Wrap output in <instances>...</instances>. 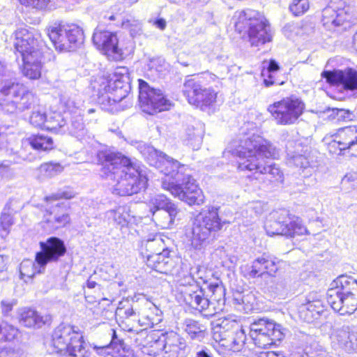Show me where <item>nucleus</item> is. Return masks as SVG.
<instances>
[{
    "label": "nucleus",
    "instance_id": "obj_13",
    "mask_svg": "<svg viewBox=\"0 0 357 357\" xmlns=\"http://www.w3.org/2000/svg\"><path fill=\"white\" fill-rule=\"evenodd\" d=\"M303 102L298 98H286L270 105L268 111L279 125L294 124L302 114Z\"/></svg>",
    "mask_w": 357,
    "mask_h": 357
},
{
    "label": "nucleus",
    "instance_id": "obj_51",
    "mask_svg": "<svg viewBox=\"0 0 357 357\" xmlns=\"http://www.w3.org/2000/svg\"><path fill=\"white\" fill-rule=\"evenodd\" d=\"M122 27L128 30L132 37L140 34L142 32V23L138 20L128 18L122 22Z\"/></svg>",
    "mask_w": 357,
    "mask_h": 357
},
{
    "label": "nucleus",
    "instance_id": "obj_45",
    "mask_svg": "<svg viewBox=\"0 0 357 357\" xmlns=\"http://www.w3.org/2000/svg\"><path fill=\"white\" fill-rule=\"evenodd\" d=\"M203 130L202 125H199L197 128L189 126L186 129V139L188 144L193 149H198L202 142Z\"/></svg>",
    "mask_w": 357,
    "mask_h": 357
},
{
    "label": "nucleus",
    "instance_id": "obj_56",
    "mask_svg": "<svg viewBox=\"0 0 357 357\" xmlns=\"http://www.w3.org/2000/svg\"><path fill=\"white\" fill-rule=\"evenodd\" d=\"M114 96L107 91H104L103 86H100L99 89V95L98 98V102L102 106V108L106 109L107 105H112L116 102H113Z\"/></svg>",
    "mask_w": 357,
    "mask_h": 357
},
{
    "label": "nucleus",
    "instance_id": "obj_2",
    "mask_svg": "<svg viewBox=\"0 0 357 357\" xmlns=\"http://www.w3.org/2000/svg\"><path fill=\"white\" fill-rule=\"evenodd\" d=\"M232 155L239 158L238 168L241 171H255V178L264 185L282 181L283 174L275 164L268 165L264 158L278 155L275 148L258 135L244 136L239 142L231 144Z\"/></svg>",
    "mask_w": 357,
    "mask_h": 357
},
{
    "label": "nucleus",
    "instance_id": "obj_40",
    "mask_svg": "<svg viewBox=\"0 0 357 357\" xmlns=\"http://www.w3.org/2000/svg\"><path fill=\"white\" fill-rule=\"evenodd\" d=\"M242 326L236 320L230 318H221L218 320L215 328L218 329L216 333H219L220 341L227 338V335L237 331Z\"/></svg>",
    "mask_w": 357,
    "mask_h": 357
},
{
    "label": "nucleus",
    "instance_id": "obj_9",
    "mask_svg": "<svg viewBox=\"0 0 357 357\" xmlns=\"http://www.w3.org/2000/svg\"><path fill=\"white\" fill-rule=\"evenodd\" d=\"M239 32L247 29L252 46L264 45L272 40L271 26L265 17L254 10L242 12L235 24Z\"/></svg>",
    "mask_w": 357,
    "mask_h": 357
},
{
    "label": "nucleus",
    "instance_id": "obj_7",
    "mask_svg": "<svg viewBox=\"0 0 357 357\" xmlns=\"http://www.w3.org/2000/svg\"><path fill=\"white\" fill-rule=\"evenodd\" d=\"M34 98L23 84L13 79L0 82V109L5 113L16 114L29 109Z\"/></svg>",
    "mask_w": 357,
    "mask_h": 357
},
{
    "label": "nucleus",
    "instance_id": "obj_44",
    "mask_svg": "<svg viewBox=\"0 0 357 357\" xmlns=\"http://www.w3.org/2000/svg\"><path fill=\"white\" fill-rule=\"evenodd\" d=\"M45 267H41L37 263L36 264L31 259H24L20 266V272L21 278L26 282V278L31 279L36 273H43Z\"/></svg>",
    "mask_w": 357,
    "mask_h": 357
},
{
    "label": "nucleus",
    "instance_id": "obj_58",
    "mask_svg": "<svg viewBox=\"0 0 357 357\" xmlns=\"http://www.w3.org/2000/svg\"><path fill=\"white\" fill-rule=\"evenodd\" d=\"M22 5L36 9H43L47 7L51 0H18Z\"/></svg>",
    "mask_w": 357,
    "mask_h": 357
},
{
    "label": "nucleus",
    "instance_id": "obj_42",
    "mask_svg": "<svg viewBox=\"0 0 357 357\" xmlns=\"http://www.w3.org/2000/svg\"><path fill=\"white\" fill-rule=\"evenodd\" d=\"M184 331L192 340L202 341L206 335V327L198 321L189 319L185 321Z\"/></svg>",
    "mask_w": 357,
    "mask_h": 357
},
{
    "label": "nucleus",
    "instance_id": "obj_54",
    "mask_svg": "<svg viewBox=\"0 0 357 357\" xmlns=\"http://www.w3.org/2000/svg\"><path fill=\"white\" fill-rule=\"evenodd\" d=\"M46 119L47 114L44 111L35 110L33 111L30 116V123L35 127L42 128L43 126L45 128Z\"/></svg>",
    "mask_w": 357,
    "mask_h": 357
},
{
    "label": "nucleus",
    "instance_id": "obj_24",
    "mask_svg": "<svg viewBox=\"0 0 357 357\" xmlns=\"http://www.w3.org/2000/svg\"><path fill=\"white\" fill-rule=\"evenodd\" d=\"M278 263L279 261L275 257L264 254L252 261L248 275L250 278L273 275L278 270Z\"/></svg>",
    "mask_w": 357,
    "mask_h": 357
},
{
    "label": "nucleus",
    "instance_id": "obj_10",
    "mask_svg": "<svg viewBox=\"0 0 357 357\" xmlns=\"http://www.w3.org/2000/svg\"><path fill=\"white\" fill-rule=\"evenodd\" d=\"M176 281L180 287H184L181 292L187 305L199 311L204 317L213 316L215 309L213 303L204 296L203 289L199 287L191 272L182 271L178 274Z\"/></svg>",
    "mask_w": 357,
    "mask_h": 357
},
{
    "label": "nucleus",
    "instance_id": "obj_49",
    "mask_svg": "<svg viewBox=\"0 0 357 357\" xmlns=\"http://www.w3.org/2000/svg\"><path fill=\"white\" fill-rule=\"evenodd\" d=\"M40 172L42 175L47 178H52L61 173L63 167L59 162H46L40 166Z\"/></svg>",
    "mask_w": 357,
    "mask_h": 357
},
{
    "label": "nucleus",
    "instance_id": "obj_6",
    "mask_svg": "<svg viewBox=\"0 0 357 357\" xmlns=\"http://www.w3.org/2000/svg\"><path fill=\"white\" fill-rule=\"evenodd\" d=\"M225 222L218 214V208L213 206L203 208L194 218L192 226L191 244L201 249L213 241Z\"/></svg>",
    "mask_w": 357,
    "mask_h": 357
},
{
    "label": "nucleus",
    "instance_id": "obj_12",
    "mask_svg": "<svg viewBox=\"0 0 357 357\" xmlns=\"http://www.w3.org/2000/svg\"><path fill=\"white\" fill-rule=\"evenodd\" d=\"M286 329L268 319L255 320L250 326V336L255 344L266 348L275 344L285 336Z\"/></svg>",
    "mask_w": 357,
    "mask_h": 357
},
{
    "label": "nucleus",
    "instance_id": "obj_52",
    "mask_svg": "<svg viewBox=\"0 0 357 357\" xmlns=\"http://www.w3.org/2000/svg\"><path fill=\"white\" fill-rule=\"evenodd\" d=\"M310 8L308 0H293L289 5V10L295 16L303 15Z\"/></svg>",
    "mask_w": 357,
    "mask_h": 357
},
{
    "label": "nucleus",
    "instance_id": "obj_37",
    "mask_svg": "<svg viewBox=\"0 0 357 357\" xmlns=\"http://www.w3.org/2000/svg\"><path fill=\"white\" fill-rule=\"evenodd\" d=\"M68 117V110L65 111L63 114L59 112H50L47 115L45 129L54 132L64 131L63 128Z\"/></svg>",
    "mask_w": 357,
    "mask_h": 357
},
{
    "label": "nucleus",
    "instance_id": "obj_62",
    "mask_svg": "<svg viewBox=\"0 0 357 357\" xmlns=\"http://www.w3.org/2000/svg\"><path fill=\"white\" fill-rule=\"evenodd\" d=\"M195 357H214L211 349L206 347H197Z\"/></svg>",
    "mask_w": 357,
    "mask_h": 357
},
{
    "label": "nucleus",
    "instance_id": "obj_41",
    "mask_svg": "<svg viewBox=\"0 0 357 357\" xmlns=\"http://www.w3.org/2000/svg\"><path fill=\"white\" fill-rule=\"evenodd\" d=\"M208 291L211 294V299L208 298V295L205 296L208 300V301L213 303V306L215 307V313L218 310H221V306L225 304V289L224 287L218 283L210 284L208 285Z\"/></svg>",
    "mask_w": 357,
    "mask_h": 357
},
{
    "label": "nucleus",
    "instance_id": "obj_14",
    "mask_svg": "<svg viewBox=\"0 0 357 357\" xmlns=\"http://www.w3.org/2000/svg\"><path fill=\"white\" fill-rule=\"evenodd\" d=\"M139 102L142 110L149 114L168 110L171 102L165 98L160 90L150 87L147 82L139 80Z\"/></svg>",
    "mask_w": 357,
    "mask_h": 357
},
{
    "label": "nucleus",
    "instance_id": "obj_33",
    "mask_svg": "<svg viewBox=\"0 0 357 357\" xmlns=\"http://www.w3.org/2000/svg\"><path fill=\"white\" fill-rule=\"evenodd\" d=\"M140 312H136L135 310L130 305H123L122 303L119 304V306L117 307L116 310V316L121 321L120 326L123 328L124 331L128 332H137L134 330H129L127 324L128 321H130V326H135L137 324H138L139 317Z\"/></svg>",
    "mask_w": 357,
    "mask_h": 357
},
{
    "label": "nucleus",
    "instance_id": "obj_4",
    "mask_svg": "<svg viewBox=\"0 0 357 357\" xmlns=\"http://www.w3.org/2000/svg\"><path fill=\"white\" fill-rule=\"evenodd\" d=\"M15 48L23 61L22 73L29 79H38L41 76L43 52L39 35L26 28H20L15 33Z\"/></svg>",
    "mask_w": 357,
    "mask_h": 357
},
{
    "label": "nucleus",
    "instance_id": "obj_57",
    "mask_svg": "<svg viewBox=\"0 0 357 357\" xmlns=\"http://www.w3.org/2000/svg\"><path fill=\"white\" fill-rule=\"evenodd\" d=\"M342 184L348 189L356 188L357 187V172L347 173L342 178Z\"/></svg>",
    "mask_w": 357,
    "mask_h": 357
},
{
    "label": "nucleus",
    "instance_id": "obj_50",
    "mask_svg": "<svg viewBox=\"0 0 357 357\" xmlns=\"http://www.w3.org/2000/svg\"><path fill=\"white\" fill-rule=\"evenodd\" d=\"M280 67L278 63L274 61L271 60L268 62L266 73L268 74V78H265L264 79V83L266 86H270L273 84H282L283 82H279L275 79H274L273 74L279 70Z\"/></svg>",
    "mask_w": 357,
    "mask_h": 357
},
{
    "label": "nucleus",
    "instance_id": "obj_48",
    "mask_svg": "<svg viewBox=\"0 0 357 357\" xmlns=\"http://www.w3.org/2000/svg\"><path fill=\"white\" fill-rule=\"evenodd\" d=\"M18 333V329L8 322L0 319V341H11Z\"/></svg>",
    "mask_w": 357,
    "mask_h": 357
},
{
    "label": "nucleus",
    "instance_id": "obj_43",
    "mask_svg": "<svg viewBox=\"0 0 357 357\" xmlns=\"http://www.w3.org/2000/svg\"><path fill=\"white\" fill-rule=\"evenodd\" d=\"M216 98L217 93L212 88L204 85L197 98L195 107L204 110L205 108L212 106L215 102Z\"/></svg>",
    "mask_w": 357,
    "mask_h": 357
},
{
    "label": "nucleus",
    "instance_id": "obj_60",
    "mask_svg": "<svg viewBox=\"0 0 357 357\" xmlns=\"http://www.w3.org/2000/svg\"><path fill=\"white\" fill-rule=\"evenodd\" d=\"M112 340L109 345L113 349H116L119 351L120 349L123 348V341L118 337L115 330L112 329Z\"/></svg>",
    "mask_w": 357,
    "mask_h": 357
},
{
    "label": "nucleus",
    "instance_id": "obj_27",
    "mask_svg": "<svg viewBox=\"0 0 357 357\" xmlns=\"http://www.w3.org/2000/svg\"><path fill=\"white\" fill-rule=\"evenodd\" d=\"M29 145L34 149L48 151L54 148V142L52 137L44 135L38 134L30 137L27 141L22 143V147L20 150L14 151L13 149H10L13 154L17 155L16 162H19L20 160H31L26 151V147H29Z\"/></svg>",
    "mask_w": 357,
    "mask_h": 357
},
{
    "label": "nucleus",
    "instance_id": "obj_19",
    "mask_svg": "<svg viewBox=\"0 0 357 357\" xmlns=\"http://www.w3.org/2000/svg\"><path fill=\"white\" fill-rule=\"evenodd\" d=\"M286 149L289 166L305 169L314 165L315 160L308 146L292 141L287 142Z\"/></svg>",
    "mask_w": 357,
    "mask_h": 357
},
{
    "label": "nucleus",
    "instance_id": "obj_8",
    "mask_svg": "<svg viewBox=\"0 0 357 357\" xmlns=\"http://www.w3.org/2000/svg\"><path fill=\"white\" fill-rule=\"evenodd\" d=\"M53 351L72 357H86L83 336L75 326L61 324L52 335Z\"/></svg>",
    "mask_w": 357,
    "mask_h": 357
},
{
    "label": "nucleus",
    "instance_id": "obj_25",
    "mask_svg": "<svg viewBox=\"0 0 357 357\" xmlns=\"http://www.w3.org/2000/svg\"><path fill=\"white\" fill-rule=\"evenodd\" d=\"M139 315L138 324L135 326H130V321L127 320V327H130L128 329L135 331L137 334H146L148 328L158 325L162 320V311L154 305L144 309L140 312Z\"/></svg>",
    "mask_w": 357,
    "mask_h": 357
},
{
    "label": "nucleus",
    "instance_id": "obj_29",
    "mask_svg": "<svg viewBox=\"0 0 357 357\" xmlns=\"http://www.w3.org/2000/svg\"><path fill=\"white\" fill-rule=\"evenodd\" d=\"M336 134L342 155L348 154L356 157L357 126H351L340 128Z\"/></svg>",
    "mask_w": 357,
    "mask_h": 357
},
{
    "label": "nucleus",
    "instance_id": "obj_61",
    "mask_svg": "<svg viewBox=\"0 0 357 357\" xmlns=\"http://www.w3.org/2000/svg\"><path fill=\"white\" fill-rule=\"evenodd\" d=\"M334 139L328 143V149L330 153L333 154H342L340 152V145L337 137V134L333 136Z\"/></svg>",
    "mask_w": 357,
    "mask_h": 357
},
{
    "label": "nucleus",
    "instance_id": "obj_5",
    "mask_svg": "<svg viewBox=\"0 0 357 357\" xmlns=\"http://www.w3.org/2000/svg\"><path fill=\"white\" fill-rule=\"evenodd\" d=\"M326 299L340 314H353L357 310V280L349 275L339 276L328 289Z\"/></svg>",
    "mask_w": 357,
    "mask_h": 357
},
{
    "label": "nucleus",
    "instance_id": "obj_63",
    "mask_svg": "<svg viewBox=\"0 0 357 357\" xmlns=\"http://www.w3.org/2000/svg\"><path fill=\"white\" fill-rule=\"evenodd\" d=\"M333 112L337 116V119H350L351 114L348 110H345L343 109H333Z\"/></svg>",
    "mask_w": 357,
    "mask_h": 357
},
{
    "label": "nucleus",
    "instance_id": "obj_38",
    "mask_svg": "<svg viewBox=\"0 0 357 357\" xmlns=\"http://www.w3.org/2000/svg\"><path fill=\"white\" fill-rule=\"evenodd\" d=\"M246 341V335L242 326L237 331L227 335V338L222 340V344L234 351H241Z\"/></svg>",
    "mask_w": 357,
    "mask_h": 357
},
{
    "label": "nucleus",
    "instance_id": "obj_39",
    "mask_svg": "<svg viewBox=\"0 0 357 357\" xmlns=\"http://www.w3.org/2000/svg\"><path fill=\"white\" fill-rule=\"evenodd\" d=\"M105 218L121 227H123L130 222V215L126 206H119L114 209L107 211Z\"/></svg>",
    "mask_w": 357,
    "mask_h": 357
},
{
    "label": "nucleus",
    "instance_id": "obj_55",
    "mask_svg": "<svg viewBox=\"0 0 357 357\" xmlns=\"http://www.w3.org/2000/svg\"><path fill=\"white\" fill-rule=\"evenodd\" d=\"M117 274V268L112 264H105L100 269V275L104 280L110 281L114 279Z\"/></svg>",
    "mask_w": 357,
    "mask_h": 357
},
{
    "label": "nucleus",
    "instance_id": "obj_36",
    "mask_svg": "<svg viewBox=\"0 0 357 357\" xmlns=\"http://www.w3.org/2000/svg\"><path fill=\"white\" fill-rule=\"evenodd\" d=\"M63 32L67 33L68 44H71L73 50L84 42V31L82 29L75 24H61Z\"/></svg>",
    "mask_w": 357,
    "mask_h": 357
},
{
    "label": "nucleus",
    "instance_id": "obj_16",
    "mask_svg": "<svg viewBox=\"0 0 357 357\" xmlns=\"http://www.w3.org/2000/svg\"><path fill=\"white\" fill-rule=\"evenodd\" d=\"M162 243L160 236L155 235L152 239H147L145 242V247L147 250L146 253V264L149 267L160 273H166L172 267V261L169 255V251L167 249H155Z\"/></svg>",
    "mask_w": 357,
    "mask_h": 357
},
{
    "label": "nucleus",
    "instance_id": "obj_30",
    "mask_svg": "<svg viewBox=\"0 0 357 357\" xmlns=\"http://www.w3.org/2000/svg\"><path fill=\"white\" fill-rule=\"evenodd\" d=\"M43 219L51 229L64 227L70 221V216L63 204H57L50 210H47Z\"/></svg>",
    "mask_w": 357,
    "mask_h": 357
},
{
    "label": "nucleus",
    "instance_id": "obj_11",
    "mask_svg": "<svg viewBox=\"0 0 357 357\" xmlns=\"http://www.w3.org/2000/svg\"><path fill=\"white\" fill-rule=\"evenodd\" d=\"M264 228L269 236L283 235L293 238L308 233L300 218L292 215L285 209L271 213L265 222Z\"/></svg>",
    "mask_w": 357,
    "mask_h": 357
},
{
    "label": "nucleus",
    "instance_id": "obj_35",
    "mask_svg": "<svg viewBox=\"0 0 357 357\" xmlns=\"http://www.w3.org/2000/svg\"><path fill=\"white\" fill-rule=\"evenodd\" d=\"M204 85L200 77H188L185 79L182 92L190 105L195 106L197 98Z\"/></svg>",
    "mask_w": 357,
    "mask_h": 357
},
{
    "label": "nucleus",
    "instance_id": "obj_64",
    "mask_svg": "<svg viewBox=\"0 0 357 357\" xmlns=\"http://www.w3.org/2000/svg\"><path fill=\"white\" fill-rule=\"evenodd\" d=\"M13 303L9 301H2L1 302L2 312L5 314L10 312L13 307Z\"/></svg>",
    "mask_w": 357,
    "mask_h": 357
},
{
    "label": "nucleus",
    "instance_id": "obj_21",
    "mask_svg": "<svg viewBox=\"0 0 357 357\" xmlns=\"http://www.w3.org/2000/svg\"><path fill=\"white\" fill-rule=\"evenodd\" d=\"M321 77L331 85H340L347 91L357 93V69L346 68L344 70H324Z\"/></svg>",
    "mask_w": 357,
    "mask_h": 357
},
{
    "label": "nucleus",
    "instance_id": "obj_47",
    "mask_svg": "<svg viewBox=\"0 0 357 357\" xmlns=\"http://www.w3.org/2000/svg\"><path fill=\"white\" fill-rule=\"evenodd\" d=\"M150 211L164 210L169 207V205H175L164 195H156L151 197L149 202Z\"/></svg>",
    "mask_w": 357,
    "mask_h": 357
},
{
    "label": "nucleus",
    "instance_id": "obj_17",
    "mask_svg": "<svg viewBox=\"0 0 357 357\" xmlns=\"http://www.w3.org/2000/svg\"><path fill=\"white\" fill-rule=\"evenodd\" d=\"M155 334L148 336L154 341L156 346L161 347L165 352V357H184L187 354V344L185 339L174 331H169L155 338Z\"/></svg>",
    "mask_w": 357,
    "mask_h": 357
},
{
    "label": "nucleus",
    "instance_id": "obj_23",
    "mask_svg": "<svg viewBox=\"0 0 357 357\" xmlns=\"http://www.w3.org/2000/svg\"><path fill=\"white\" fill-rule=\"evenodd\" d=\"M92 40L96 47L104 54L115 59L121 58L123 51L119 47V39L116 33L96 29Z\"/></svg>",
    "mask_w": 357,
    "mask_h": 357
},
{
    "label": "nucleus",
    "instance_id": "obj_26",
    "mask_svg": "<svg viewBox=\"0 0 357 357\" xmlns=\"http://www.w3.org/2000/svg\"><path fill=\"white\" fill-rule=\"evenodd\" d=\"M334 342L347 354L357 353V330L348 325L337 328L334 333Z\"/></svg>",
    "mask_w": 357,
    "mask_h": 357
},
{
    "label": "nucleus",
    "instance_id": "obj_18",
    "mask_svg": "<svg viewBox=\"0 0 357 357\" xmlns=\"http://www.w3.org/2000/svg\"><path fill=\"white\" fill-rule=\"evenodd\" d=\"M41 250L36 255V262L41 267L48 263L56 262L66 252L64 242L57 237H50L40 243Z\"/></svg>",
    "mask_w": 357,
    "mask_h": 357
},
{
    "label": "nucleus",
    "instance_id": "obj_1",
    "mask_svg": "<svg viewBox=\"0 0 357 357\" xmlns=\"http://www.w3.org/2000/svg\"><path fill=\"white\" fill-rule=\"evenodd\" d=\"M134 144L150 165L160 169L165 175L162 181L164 190L190 206L204 203L203 192L187 165H181L178 160L142 142H135Z\"/></svg>",
    "mask_w": 357,
    "mask_h": 357
},
{
    "label": "nucleus",
    "instance_id": "obj_31",
    "mask_svg": "<svg viewBox=\"0 0 357 357\" xmlns=\"http://www.w3.org/2000/svg\"><path fill=\"white\" fill-rule=\"evenodd\" d=\"M50 321V315H41L31 308H22L19 312L20 323L27 328H41Z\"/></svg>",
    "mask_w": 357,
    "mask_h": 357
},
{
    "label": "nucleus",
    "instance_id": "obj_32",
    "mask_svg": "<svg viewBox=\"0 0 357 357\" xmlns=\"http://www.w3.org/2000/svg\"><path fill=\"white\" fill-rule=\"evenodd\" d=\"M47 35L56 50L60 52L73 50L71 44H68L67 33L61 30V24H54L47 29Z\"/></svg>",
    "mask_w": 357,
    "mask_h": 357
},
{
    "label": "nucleus",
    "instance_id": "obj_34",
    "mask_svg": "<svg viewBox=\"0 0 357 357\" xmlns=\"http://www.w3.org/2000/svg\"><path fill=\"white\" fill-rule=\"evenodd\" d=\"M178 213V209L176 205H169L166 209L153 211V220L158 227L169 229L173 225Z\"/></svg>",
    "mask_w": 357,
    "mask_h": 357
},
{
    "label": "nucleus",
    "instance_id": "obj_59",
    "mask_svg": "<svg viewBox=\"0 0 357 357\" xmlns=\"http://www.w3.org/2000/svg\"><path fill=\"white\" fill-rule=\"evenodd\" d=\"M91 347L96 351L98 355L103 357H113L111 354V349H113L109 344L98 347L94 344H91Z\"/></svg>",
    "mask_w": 357,
    "mask_h": 357
},
{
    "label": "nucleus",
    "instance_id": "obj_22",
    "mask_svg": "<svg viewBox=\"0 0 357 357\" xmlns=\"http://www.w3.org/2000/svg\"><path fill=\"white\" fill-rule=\"evenodd\" d=\"M128 70L126 68H119L109 79L103 82L104 91L113 94V102H121L126 98L128 92Z\"/></svg>",
    "mask_w": 357,
    "mask_h": 357
},
{
    "label": "nucleus",
    "instance_id": "obj_28",
    "mask_svg": "<svg viewBox=\"0 0 357 357\" xmlns=\"http://www.w3.org/2000/svg\"><path fill=\"white\" fill-rule=\"evenodd\" d=\"M62 104L68 110L69 116L70 115V123L68 126L69 133L75 136L77 138L82 139L87 134V130L83 121V116L78 108L75 105L74 101L70 99L61 100Z\"/></svg>",
    "mask_w": 357,
    "mask_h": 357
},
{
    "label": "nucleus",
    "instance_id": "obj_53",
    "mask_svg": "<svg viewBox=\"0 0 357 357\" xmlns=\"http://www.w3.org/2000/svg\"><path fill=\"white\" fill-rule=\"evenodd\" d=\"M75 196V192L70 187H65L59 190L56 193L52 194L49 197H45L47 202L51 200H58L60 199H70Z\"/></svg>",
    "mask_w": 357,
    "mask_h": 357
},
{
    "label": "nucleus",
    "instance_id": "obj_46",
    "mask_svg": "<svg viewBox=\"0 0 357 357\" xmlns=\"http://www.w3.org/2000/svg\"><path fill=\"white\" fill-rule=\"evenodd\" d=\"M22 206L17 199H10L4 206L3 214L1 216V224L5 227L6 224L8 226L12 225L10 215L13 213L17 212Z\"/></svg>",
    "mask_w": 357,
    "mask_h": 357
},
{
    "label": "nucleus",
    "instance_id": "obj_3",
    "mask_svg": "<svg viewBox=\"0 0 357 357\" xmlns=\"http://www.w3.org/2000/svg\"><path fill=\"white\" fill-rule=\"evenodd\" d=\"M102 176L116 181L113 193L120 196L132 195L146 188V178L142 175L130 159L120 153L100 152Z\"/></svg>",
    "mask_w": 357,
    "mask_h": 357
},
{
    "label": "nucleus",
    "instance_id": "obj_20",
    "mask_svg": "<svg viewBox=\"0 0 357 357\" xmlns=\"http://www.w3.org/2000/svg\"><path fill=\"white\" fill-rule=\"evenodd\" d=\"M325 312L322 296L317 292H310L301 300L298 314L303 321L311 323L317 320Z\"/></svg>",
    "mask_w": 357,
    "mask_h": 357
},
{
    "label": "nucleus",
    "instance_id": "obj_15",
    "mask_svg": "<svg viewBox=\"0 0 357 357\" xmlns=\"http://www.w3.org/2000/svg\"><path fill=\"white\" fill-rule=\"evenodd\" d=\"M354 17V7L343 0L331 1L322 10L323 25L329 30L351 21Z\"/></svg>",
    "mask_w": 357,
    "mask_h": 357
}]
</instances>
